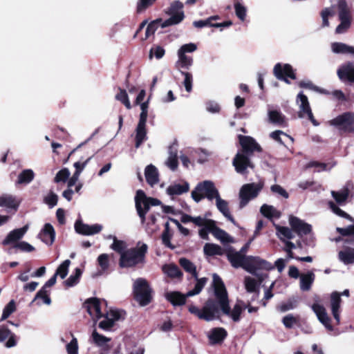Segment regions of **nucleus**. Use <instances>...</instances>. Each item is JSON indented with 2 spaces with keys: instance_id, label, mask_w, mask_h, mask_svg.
<instances>
[{
  "instance_id": "53",
  "label": "nucleus",
  "mask_w": 354,
  "mask_h": 354,
  "mask_svg": "<svg viewBox=\"0 0 354 354\" xmlns=\"http://www.w3.org/2000/svg\"><path fill=\"white\" fill-rule=\"evenodd\" d=\"M70 174H71V173H70V171L68 170V169L64 168L57 173V174L54 178V181L57 183H59L61 182L65 183L68 179Z\"/></svg>"
},
{
  "instance_id": "23",
  "label": "nucleus",
  "mask_w": 354,
  "mask_h": 354,
  "mask_svg": "<svg viewBox=\"0 0 354 354\" xmlns=\"http://www.w3.org/2000/svg\"><path fill=\"white\" fill-rule=\"evenodd\" d=\"M75 229L78 234L93 235L99 233L102 230V225L100 224L89 225L84 224L80 221H77L75 223Z\"/></svg>"
},
{
  "instance_id": "38",
  "label": "nucleus",
  "mask_w": 354,
  "mask_h": 354,
  "mask_svg": "<svg viewBox=\"0 0 354 354\" xmlns=\"http://www.w3.org/2000/svg\"><path fill=\"white\" fill-rule=\"evenodd\" d=\"M171 170L175 171L178 165L177 149L173 147H169V156L165 162Z\"/></svg>"
},
{
  "instance_id": "39",
  "label": "nucleus",
  "mask_w": 354,
  "mask_h": 354,
  "mask_svg": "<svg viewBox=\"0 0 354 354\" xmlns=\"http://www.w3.org/2000/svg\"><path fill=\"white\" fill-rule=\"evenodd\" d=\"M189 296H187V293L185 295H182L179 292H168L166 295V298L168 301H169L174 306H180L185 303L186 298Z\"/></svg>"
},
{
  "instance_id": "17",
  "label": "nucleus",
  "mask_w": 354,
  "mask_h": 354,
  "mask_svg": "<svg viewBox=\"0 0 354 354\" xmlns=\"http://www.w3.org/2000/svg\"><path fill=\"white\" fill-rule=\"evenodd\" d=\"M341 295H345L346 297L349 296L348 290H344L341 294L334 292L330 295V308L332 314L337 322V324H339L340 322V316H339V308L340 304L342 301Z\"/></svg>"
},
{
  "instance_id": "37",
  "label": "nucleus",
  "mask_w": 354,
  "mask_h": 354,
  "mask_svg": "<svg viewBox=\"0 0 354 354\" xmlns=\"http://www.w3.org/2000/svg\"><path fill=\"white\" fill-rule=\"evenodd\" d=\"M227 333L225 329L216 328L210 330L207 336L212 344H216L223 341Z\"/></svg>"
},
{
  "instance_id": "36",
  "label": "nucleus",
  "mask_w": 354,
  "mask_h": 354,
  "mask_svg": "<svg viewBox=\"0 0 354 354\" xmlns=\"http://www.w3.org/2000/svg\"><path fill=\"white\" fill-rule=\"evenodd\" d=\"M162 270L165 274L170 278H181L183 273L179 268L173 263L162 266Z\"/></svg>"
},
{
  "instance_id": "13",
  "label": "nucleus",
  "mask_w": 354,
  "mask_h": 354,
  "mask_svg": "<svg viewBox=\"0 0 354 354\" xmlns=\"http://www.w3.org/2000/svg\"><path fill=\"white\" fill-rule=\"evenodd\" d=\"M297 102L299 104V116L300 118H304L306 116L311 121L314 126H318L319 124L314 118L313 114L312 113L308 100V97L306 95H304L302 93H299L297 95Z\"/></svg>"
},
{
  "instance_id": "3",
  "label": "nucleus",
  "mask_w": 354,
  "mask_h": 354,
  "mask_svg": "<svg viewBox=\"0 0 354 354\" xmlns=\"http://www.w3.org/2000/svg\"><path fill=\"white\" fill-rule=\"evenodd\" d=\"M331 196L335 201H329L328 205L332 212L336 215L346 218L351 222L354 223V219L348 214L341 209L338 206H342L346 204L347 200L349 197V189L347 186L344 187L339 191H331Z\"/></svg>"
},
{
  "instance_id": "12",
  "label": "nucleus",
  "mask_w": 354,
  "mask_h": 354,
  "mask_svg": "<svg viewBox=\"0 0 354 354\" xmlns=\"http://www.w3.org/2000/svg\"><path fill=\"white\" fill-rule=\"evenodd\" d=\"M183 8V4L180 1H176L173 2L168 12L171 17L161 24V28H164L181 22L185 17L184 12L182 10Z\"/></svg>"
},
{
  "instance_id": "35",
  "label": "nucleus",
  "mask_w": 354,
  "mask_h": 354,
  "mask_svg": "<svg viewBox=\"0 0 354 354\" xmlns=\"http://www.w3.org/2000/svg\"><path fill=\"white\" fill-rule=\"evenodd\" d=\"M189 185L187 183H183V184L174 183L170 185L167 188V193L170 195H180L186 193L189 191Z\"/></svg>"
},
{
  "instance_id": "56",
  "label": "nucleus",
  "mask_w": 354,
  "mask_h": 354,
  "mask_svg": "<svg viewBox=\"0 0 354 354\" xmlns=\"http://www.w3.org/2000/svg\"><path fill=\"white\" fill-rule=\"evenodd\" d=\"M15 303L11 300L3 308L0 321L6 319L12 313L15 311Z\"/></svg>"
},
{
  "instance_id": "49",
  "label": "nucleus",
  "mask_w": 354,
  "mask_h": 354,
  "mask_svg": "<svg viewBox=\"0 0 354 354\" xmlns=\"http://www.w3.org/2000/svg\"><path fill=\"white\" fill-rule=\"evenodd\" d=\"M71 265V261L68 259L65 260L62 263V264L59 265V266L57 268L55 275V276H59L60 278L64 279L68 272V268Z\"/></svg>"
},
{
  "instance_id": "18",
  "label": "nucleus",
  "mask_w": 354,
  "mask_h": 354,
  "mask_svg": "<svg viewBox=\"0 0 354 354\" xmlns=\"http://www.w3.org/2000/svg\"><path fill=\"white\" fill-rule=\"evenodd\" d=\"M226 256L232 267L235 268H242L245 270V262L248 256H245L232 248H230L227 251Z\"/></svg>"
},
{
  "instance_id": "24",
  "label": "nucleus",
  "mask_w": 354,
  "mask_h": 354,
  "mask_svg": "<svg viewBox=\"0 0 354 354\" xmlns=\"http://www.w3.org/2000/svg\"><path fill=\"white\" fill-rule=\"evenodd\" d=\"M240 144L243 148V151L245 154L252 153L254 151H260L259 145L256 142L254 139L250 136H239Z\"/></svg>"
},
{
  "instance_id": "5",
  "label": "nucleus",
  "mask_w": 354,
  "mask_h": 354,
  "mask_svg": "<svg viewBox=\"0 0 354 354\" xmlns=\"http://www.w3.org/2000/svg\"><path fill=\"white\" fill-rule=\"evenodd\" d=\"M152 290L145 279L138 278L134 281L133 286V293L135 300L138 304L145 306L149 304L151 299Z\"/></svg>"
},
{
  "instance_id": "2",
  "label": "nucleus",
  "mask_w": 354,
  "mask_h": 354,
  "mask_svg": "<svg viewBox=\"0 0 354 354\" xmlns=\"http://www.w3.org/2000/svg\"><path fill=\"white\" fill-rule=\"evenodd\" d=\"M148 246L139 242L137 247L127 249L120 256L119 265L121 268H133L145 263Z\"/></svg>"
},
{
  "instance_id": "4",
  "label": "nucleus",
  "mask_w": 354,
  "mask_h": 354,
  "mask_svg": "<svg viewBox=\"0 0 354 354\" xmlns=\"http://www.w3.org/2000/svg\"><path fill=\"white\" fill-rule=\"evenodd\" d=\"M219 194L218 190L214 183L211 180H204L197 184L192 192L193 200L199 203L202 199L206 198L209 201L215 199Z\"/></svg>"
},
{
  "instance_id": "33",
  "label": "nucleus",
  "mask_w": 354,
  "mask_h": 354,
  "mask_svg": "<svg viewBox=\"0 0 354 354\" xmlns=\"http://www.w3.org/2000/svg\"><path fill=\"white\" fill-rule=\"evenodd\" d=\"M331 50L335 54H350L354 56V46L342 42L331 44Z\"/></svg>"
},
{
  "instance_id": "42",
  "label": "nucleus",
  "mask_w": 354,
  "mask_h": 354,
  "mask_svg": "<svg viewBox=\"0 0 354 354\" xmlns=\"http://www.w3.org/2000/svg\"><path fill=\"white\" fill-rule=\"evenodd\" d=\"M336 230L343 236H351V238H348L344 240L345 243H354V224L350 225L346 227H337Z\"/></svg>"
},
{
  "instance_id": "28",
  "label": "nucleus",
  "mask_w": 354,
  "mask_h": 354,
  "mask_svg": "<svg viewBox=\"0 0 354 354\" xmlns=\"http://www.w3.org/2000/svg\"><path fill=\"white\" fill-rule=\"evenodd\" d=\"M216 200V206L218 211L230 222L233 224H235V221L232 216L230 214L228 202L225 200H223L221 198L220 194L215 198Z\"/></svg>"
},
{
  "instance_id": "6",
  "label": "nucleus",
  "mask_w": 354,
  "mask_h": 354,
  "mask_svg": "<svg viewBox=\"0 0 354 354\" xmlns=\"http://www.w3.org/2000/svg\"><path fill=\"white\" fill-rule=\"evenodd\" d=\"M180 266L187 272L192 274V277L196 280V283L194 289L187 292V296H194L198 295L207 282V278L202 277L198 278L196 272V266L191 262L189 259L185 258H180L179 259Z\"/></svg>"
},
{
  "instance_id": "45",
  "label": "nucleus",
  "mask_w": 354,
  "mask_h": 354,
  "mask_svg": "<svg viewBox=\"0 0 354 354\" xmlns=\"http://www.w3.org/2000/svg\"><path fill=\"white\" fill-rule=\"evenodd\" d=\"M34 177L35 174L32 169H24L19 174L17 184H29Z\"/></svg>"
},
{
  "instance_id": "21",
  "label": "nucleus",
  "mask_w": 354,
  "mask_h": 354,
  "mask_svg": "<svg viewBox=\"0 0 354 354\" xmlns=\"http://www.w3.org/2000/svg\"><path fill=\"white\" fill-rule=\"evenodd\" d=\"M312 309L314 311V313L316 314L319 321L328 330H333V327L330 324V319L328 317L326 308L319 304H314L312 306Z\"/></svg>"
},
{
  "instance_id": "8",
  "label": "nucleus",
  "mask_w": 354,
  "mask_h": 354,
  "mask_svg": "<svg viewBox=\"0 0 354 354\" xmlns=\"http://www.w3.org/2000/svg\"><path fill=\"white\" fill-rule=\"evenodd\" d=\"M264 186V181L243 185L239 192L240 207H245L250 200L255 198Z\"/></svg>"
},
{
  "instance_id": "30",
  "label": "nucleus",
  "mask_w": 354,
  "mask_h": 354,
  "mask_svg": "<svg viewBox=\"0 0 354 354\" xmlns=\"http://www.w3.org/2000/svg\"><path fill=\"white\" fill-rule=\"evenodd\" d=\"M245 288L248 292L252 293L251 301L256 300L259 297V291L256 280L250 277H246L244 280Z\"/></svg>"
},
{
  "instance_id": "26",
  "label": "nucleus",
  "mask_w": 354,
  "mask_h": 354,
  "mask_svg": "<svg viewBox=\"0 0 354 354\" xmlns=\"http://www.w3.org/2000/svg\"><path fill=\"white\" fill-rule=\"evenodd\" d=\"M209 230H212V235L221 243H228L234 242V239L230 236L225 231L218 227L216 225V222L214 221L213 223H212V227H210Z\"/></svg>"
},
{
  "instance_id": "64",
  "label": "nucleus",
  "mask_w": 354,
  "mask_h": 354,
  "mask_svg": "<svg viewBox=\"0 0 354 354\" xmlns=\"http://www.w3.org/2000/svg\"><path fill=\"white\" fill-rule=\"evenodd\" d=\"M66 351L68 354H77L78 345L77 340L73 337L72 340L66 345Z\"/></svg>"
},
{
  "instance_id": "57",
  "label": "nucleus",
  "mask_w": 354,
  "mask_h": 354,
  "mask_svg": "<svg viewBox=\"0 0 354 354\" xmlns=\"http://www.w3.org/2000/svg\"><path fill=\"white\" fill-rule=\"evenodd\" d=\"M165 53V49L160 46H156L151 48L149 51V58L151 59L153 55L156 57V59H161Z\"/></svg>"
},
{
  "instance_id": "31",
  "label": "nucleus",
  "mask_w": 354,
  "mask_h": 354,
  "mask_svg": "<svg viewBox=\"0 0 354 354\" xmlns=\"http://www.w3.org/2000/svg\"><path fill=\"white\" fill-rule=\"evenodd\" d=\"M315 279V275L313 271H308L306 274L300 276V289L302 291H308L311 288Z\"/></svg>"
},
{
  "instance_id": "41",
  "label": "nucleus",
  "mask_w": 354,
  "mask_h": 354,
  "mask_svg": "<svg viewBox=\"0 0 354 354\" xmlns=\"http://www.w3.org/2000/svg\"><path fill=\"white\" fill-rule=\"evenodd\" d=\"M203 252L207 256L223 255L224 254V250L221 246L209 243L205 244Z\"/></svg>"
},
{
  "instance_id": "58",
  "label": "nucleus",
  "mask_w": 354,
  "mask_h": 354,
  "mask_svg": "<svg viewBox=\"0 0 354 354\" xmlns=\"http://www.w3.org/2000/svg\"><path fill=\"white\" fill-rule=\"evenodd\" d=\"M156 0H138L137 2V12L140 13L145 11L147 8L151 6Z\"/></svg>"
},
{
  "instance_id": "52",
  "label": "nucleus",
  "mask_w": 354,
  "mask_h": 354,
  "mask_svg": "<svg viewBox=\"0 0 354 354\" xmlns=\"http://www.w3.org/2000/svg\"><path fill=\"white\" fill-rule=\"evenodd\" d=\"M93 342L98 346H103L110 341V339L99 334L95 330L92 333Z\"/></svg>"
},
{
  "instance_id": "16",
  "label": "nucleus",
  "mask_w": 354,
  "mask_h": 354,
  "mask_svg": "<svg viewBox=\"0 0 354 354\" xmlns=\"http://www.w3.org/2000/svg\"><path fill=\"white\" fill-rule=\"evenodd\" d=\"M273 72L274 75L278 80H283L288 84H290V82L286 77H290L292 80L296 78L292 66L288 64L283 65L280 63L277 64L274 67Z\"/></svg>"
},
{
  "instance_id": "62",
  "label": "nucleus",
  "mask_w": 354,
  "mask_h": 354,
  "mask_svg": "<svg viewBox=\"0 0 354 354\" xmlns=\"http://www.w3.org/2000/svg\"><path fill=\"white\" fill-rule=\"evenodd\" d=\"M297 317H294L292 314L285 316L282 319V323L287 328H291L295 324L297 323Z\"/></svg>"
},
{
  "instance_id": "20",
  "label": "nucleus",
  "mask_w": 354,
  "mask_h": 354,
  "mask_svg": "<svg viewBox=\"0 0 354 354\" xmlns=\"http://www.w3.org/2000/svg\"><path fill=\"white\" fill-rule=\"evenodd\" d=\"M289 223L296 233L299 236L307 234L311 231V225L305 223L299 218L290 216L289 218Z\"/></svg>"
},
{
  "instance_id": "40",
  "label": "nucleus",
  "mask_w": 354,
  "mask_h": 354,
  "mask_svg": "<svg viewBox=\"0 0 354 354\" xmlns=\"http://www.w3.org/2000/svg\"><path fill=\"white\" fill-rule=\"evenodd\" d=\"M339 259L344 264H352L354 263V248H346L345 250L339 252Z\"/></svg>"
},
{
  "instance_id": "10",
  "label": "nucleus",
  "mask_w": 354,
  "mask_h": 354,
  "mask_svg": "<svg viewBox=\"0 0 354 354\" xmlns=\"http://www.w3.org/2000/svg\"><path fill=\"white\" fill-rule=\"evenodd\" d=\"M273 268L274 266L270 262L262 259L259 257H247V260L245 262V270L252 274L257 276L260 279H263V276L257 273L258 270H270Z\"/></svg>"
},
{
  "instance_id": "55",
  "label": "nucleus",
  "mask_w": 354,
  "mask_h": 354,
  "mask_svg": "<svg viewBox=\"0 0 354 354\" xmlns=\"http://www.w3.org/2000/svg\"><path fill=\"white\" fill-rule=\"evenodd\" d=\"M115 98L120 101L127 109H131V105L125 90L120 89V92L115 95Z\"/></svg>"
},
{
  "instance_id": "48",
  "label": "nucleus",
  "mask_w": 354,
  "mask_h": 354,
  "mask_svg": "<svg viewBox=\"0 0 354 354\" xmlns=\"http://www.w3.org/2000/svg\"><path fill=\"white\" fill-rule=\"evenodd\" d=\"M82 274L80 268H75L74 273H73L65 281L64 284L68 287H72L78 283L80 278Z\"/></svg>"
},
{
  "instance_id": "27",
  "label": "nucleus",
  "mask_w": 354,
  "mask_h": 354,
  "mask_svg": "<svg viewBox=\"0 0 354 354\" xmlns=\"http://www.w3.org/2000/svg\"><path fill=\"white\" fill-rule=\"evenodd\" d=\"M145 176L147 183L153 187L159 182L158 169L153 165H149L145 169Z\"/></svg>"
},
{
  "instance_id": "50",
  "label": "nucleus",
  "mask_w": 354,
  "mask_h": 354,
  "mask_svg": "<svg viewBox=\"0 0 354 354\" xmlns=\"http://www.w3.org/2000/svg\"><path fill=\"white\" fill-rule=\"evenodd\" d=\"M111 255L109 254H101L97 259V264L102 271H106L109 268L110 257Z\"/></svg>"
},
{
  "instance_id": "63",
  "label": "nucleus",
  "mask_w": 354,
  "mask_h": 354,
  "mask_svg": "<svg viewBox=\"0 0 354 354\" xmlns=\"http://www.w3.org/2000/svg\"><path fill=\"white\" fill-rule=\"evenodd\" d=\"M58 196L54 192H50L44 198V202L50 207H53L57 203Z\"/></svg>"
},
{
  "instance_id": "44",
  "label": "nucleus",
  "mask_w": 354,
  "mask_h": 354,
  "mask_svg": "<svg viewBox=\"0 0 354 354\" xmlns=\"http://www.w3.org/2000/svg\"><path fill=\"white\" fill-rule=\"evenodd\" d=\"M275 227L277 230V235L281 241H285L294 238V234L292 230L288 227L276 225Z\"/></svg>"
},
{
  "instance_id": "22",
  "label": "nucleus",
  "mask_w": 354,
  "mask_h": 354,
  "mask_svg": "<svg viewBox=\"0 0 354 354\" xmlns=\"http://www.w3.org/2000/svg\"><path fill=\"white\" fill-rule=\"evenodd\" d=\"M28 226L25 225L23 227L15 229L10 231L6 239L2 241L3 245L13 244V245L18 243L17 241L21 239L26 232L28 231Z\"/></svg>"
},
{
  "instance_id": "11",
  "label": "nucleus",
  "mask_w": 354,
  "mask_h": 354,
  "mask_svg": "<svg viewBox=\"0 0 354 354\" xmlns=\"http://www.w3.org/2000/svg\"><path fill=\"white\" fill-rule=\"evenodd\" d=\"M338 15L341 23L335 29L337 34H342L347 31L351 26V17L350 10L346 0H339L337 4Z\"/></svg>"
},
{
  "instance_id": "34",
  "label": "nucleus",
  "mask_w": 354,
  "mask_h": 354,
  "mask_svg": "<svg viewBox=\"0 0 354 354\" xmlns=\"http://www.w3.org/2000/svg\"><path fill=\"white\" fill-rule=\"evenodd\" d=\"M178 60L176 66L180 68L189 69L193 64V59L181 51L177 52Z\"/></svg>"
},
{
  "instance_id": "51",
  "label": "nucleus",
  "mask_w": 354,
  "mask_h": 354,
  "mask_svg": "<svg viewBox=\"0 0 354 354\" xmlns=\"http://www.w3.org/2000/svg\"><path fill=\"white\" fill-rule=\"evenodd\" d=\"M163 23L162 19H157L151 21L147 26L145 32L146 38L153 35L159 26L161 27V24Z\"/></svg>"
},
{
  "instance_id": "15",
  "label": "nucleus",
  "mask_w": 354,
  "mask_h": 354,
  "mask_svg": "<svg viewBox=\"0 0 354 354\" xmlns=\"http://www.w3.org/2000/svg\"><path fill=\"white\" fill-rule=\"evenodd\" d=\"M233 166L237 173L246 175L248 174V168H253L254 165L250 160L247 154L239 152L233 159Z\"/></svg>"
},
{
  "instance_id": "47",
  "label": "nucleus",
  "mask_w": 354,
  "mask_h": 354,
  "mask_svg": "<svg viewBox=\"0 0 354 354\" xmlns=\"http://www.w3.org/2000/svg\"><path fill=\"white\" fill-rule=\"evenodd\" d=\"M270 136L272 139L281 145H283L284 143L283 138H287L288 140H290L291 143L294 142V139L292 137L280 130H276L274 131H272V133H270Z\"/></svg>"
},
{
  "instance_id": "19",
  "label": "nucleus",
  "mask_w": 354,
  "mask_h": 354,
  "mask_svg": "<svg viewBox=\"0 0 354 354\" xmlns=\"http://www.w3.org/2000/svg\"><path fill=\"white\" fill-rule=\"evenodd\" d=\"M84 306L93 320L96 321L103 317L100 310V301L98 299H88Z\"/></svg>"
},
{
  "instance_id": "7",
  "label": "nucleus",
  "mask_w": 354,
  "mask_h": 354,
  "mask_svg": "<svg viewBox=\"0 0 354 354\" xmlns=\"http://www.w3.org/2000/svg\"><path fill=\"white\" fill-rule=\"evenodd\" d=\"M136 208L142 223L145 221L146 214L151 206L159 205L161 203L158 199L147 197L142 190H138L135 196Z\"/></svg>"
},
{
  "instance_id": "59",
  "label": "nucleus",
  "mask_w": 354,
  "mask_h": 354,
  "mask_svg": "<svg viewBox=\"0 0 354 354\" xmlns=\"http://www.w3.org/2000/svg\"><path fill=\"white\" fill-rule=\"evenodd\" d=\"M181 74L185 77L183 81V85L185 88V90L189 93L192 90V75L188 72L181 71Z\"/></svg>"
},
{
  "instance_id": "54",
  "label": "nucleus",
  "mask_w": 354,
  "mask_h": 354,
  "mask_svg": "<svg viewBox=\"0 0 354 354\" xmlns=\"http://www.w3.org/2000/svg\"><path fill=\"white\" fill-rule=\"evenodd\" d=\"M127 248V244L124 241L118 240V239H115V241L113 242L111 245L110 246V248L116 252H118L120 254V256L122 255V253L124 252L126 250L125 248Z\"/></svg>"
},
{
  "instance_id": "60",
  "label": "nucleus",
  "mask_w": 354,
  "mask_h": 354,
  "mask_svg": "<svg viewBox=\"0 0 354 354\" xmlns=\"http://www.w3.org/2000/svg\"><path fill=\"white\" fill-rule=\"evenodd\" d=\"M235 13L237 17L241 21H244L246 17V8L240 3H234Z\"/></svg>"
},
{
  "instance_id": "29",
  "label": "nucleus",
  "mask_w": 354,
  "mask_h": 354,
  "mask_svg": "<svg viewBox=\"0 0 354 354\" xmlns=\"http://www.w3.org/2000/svg\"><path fill=\"white\" fill-rule=\"evenodd\" d=\"M337 74L341 80H348L354 82V64L348 63L337 71Z\"/></svg>"
},
{
  "instance_id": "61",
  "label": "nucleus",
  "mask_w": 354,
  "mask_h": 354,
  "mask_svg": "<svg viewBox=\"0 0 354 354\" xmlns=\"http://www.w3.org/2000/svg\"><path fill=\"white\" fill-rule=\"evenodd\" d=\"M12 248L19 249L22 252H28L35 250V248L26 241H20L17 243L12 246Z\"/></svg>"
},
{
  "instance_id": "9",
  "label": "nucleus",
  "mask_w": 354,
  "mask_h": 354,
  "mask_svg": "<svg viewBox=\"0 0 354 354\" xmlns=\"http://www.w3.org/2000/svg\"><path fill=\"white\" fill-rule=\"evenodd\" d=\"M328 124L344 133L354 132V113L345 112L329 120Z\"/></svg>"
},
{
  "instance_id": "43",
  "label": "nucleus",
  "mask_w": 354,
  "mask_h": 354,
  "mask_svg": "<svg viewBox=\"0 0 354 354\" xmlns=\"http://www.w3.org/2000/svg\"><path fill=\"white\" fill-rule=\"evenodd\" d=\"M261 213L268 218H278L281 216V213L273 206L264 204L260 209Z\"/></svg>"
},
{
  "instance_id": "32",
  "label": "nucleus",
  "mask_w": 354,
  "mask_h": 354,
  "mask_svg": "<svg viewBox=\"0 0 354 354\" xmlns=\"http://www.w3.org/2000/svg\"><path fill=\"white\" fill-rule=\"evenodd\" d=\"M146 122L139 121L136 127V147L138 148L142 143L147 139L146 131Z\"/></svg>"
},
{
  "instance_id": "1",
  "label": "nucleus",
  "mask_w": 354,
  "mask_h": 354,
  "mask_svg": "<svg viewBox=\"0 0 354 354\" xmlns=\"http://www.w3.org/2000/svg\"><path fill=\"white\" fill-rule=\"evenodd\" d=\"M213 287L217 301L208 299L201 310L194 306H190L189 308L190 313L195 314L200 319L212 321L216 318L221 309L224 315L230 317L234 322H239L243 307L238 301L233 309H230L226 288L222 279L216 274H213Z\"/></svg>"
},
{
  "instance_id": "25",
  "label": "nucleus",
  "mask_w": 354,
  "mask_h": 354,
  "mask_svg": "<svg viewBox=\"0 0 354 354\" xmlns=\"http://www.w3.org/2000/svg\"><path fill=\"white\" fill-rule=\"evenodd\" d=\"M38 236L44 243L51 245L55 239V232L52 225L46 223Z\"/></svg>"
},
{
  "instance_id": "46",
  "label": "nucleus",
  "mask_w": 354,
  "mask_h": 354,
  "mask_svg": "<svg viewBox=\"0 0 354 354\" xmlns=\"http://www.w3.org/2000/svg\"><path fill=\"white\" fill-rule=\"evenodd\" d=\"M0 206L16 209L18 207V203L12 196L3 195L0 197Z\"/></svg>"
},
{
  "instance_id": "14",
  "label": "nucleus",
  "mask_w": 354,
  "mask_h": 354,
  "mask_svg": "<svg viewBox=\"0 0 354 354\" xmlns=\"http://www.w3.org/2000/svg\"><path fill=\"white\" fill-rule=\"evenodd\" d=\"M268 122L274 126L286 127L288 126L286 117L282 112L271 105H268Z\"/></svg>"
}]
</instances>
